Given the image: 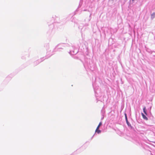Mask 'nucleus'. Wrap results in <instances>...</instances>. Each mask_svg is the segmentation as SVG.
Instances as JSON below:
<instances>
[{
    "mask_svg": "<svg viewBox=\"0 0 155 155\" xmlns=\"http://www.w3.org/2000/svg\"><path fill=\"white\" fill-rule=\"evenodd\" d=\"M125 119H126V120H127V115H126V114H125Z\"/></svg>",
    "mask_w": 155,
    "mask_h": 155,
    "instance_id": "nucleus-6",
    "label": "nucleus"
},
{
    "mask_svg": "<svg viewBox=\"0 0 155 155\" xmlns=\"http://www.w3.org/2000/svg\"><path fill=\"white\" fill-rule=\"evenodd\" d=\"M141 114L142 116V117H143V118L145 119V120H147V117L143 113H141Z\"/></svg>",
    "mask_w": 155,
    "mask_h": 155,
    "instance_id": "nucleus-3",
    "label": "nucleus"
},
{
    "mask_svg": "<svg viewBox=\"0 0 155 155\" xmlns=\"http://www.w3.org/2000/svg\"><path fill=\"white\" fill-rule=\"evenodd\" d=\"M102 125V123L100 122L98 126H101Z\"/></svg>",
    "mask_w": 155,
    "mask_h": 155,
    "instance_id": "nucleus-7",
    "label": "nucleus"
},
{
    "mask_svg": "<svg viewBox=\"0 0 155 155\" xmlns=\"http://www.w3.org/2000/svg\"><path fill=\"white\" fill-rule=\"evenodd\" d=\"M99 127H97L95 131L98 134H99L101 132V130L99 129Z\"/></svg>",
    "mask_w": 155,
    "mask_h": 155,
    "instance_id": "nucleus-1",
    "label": "nucleus"
},
{
    "mask_svg": "<svg viewBox=\"0 0 155 155\" xmlns=\"http://www.w3.org/2000/svg\"><path fill=\"white\" fill-rule=\"evenodd\" d=\"M126 123H127V125H128V126H131L129 122L128 121V120H126Z\"/></svg>",
    "mask_w": 155,
    "mask_h": 155,
    "instance_id": "nucleus-5",
    "label": "nucleus"
},
{
    "mask_svg": "<svg viewBox=\"0 0 155 155\" xmlns=\"http://www.w3.org/2000/svg\"><path fill=\"white\" fill-rule=\"evenodd\" d=\"M155 17V12L153 13L151 15V18L152 19H153Z\"/></svg>",
    "mask_w": 155,
    "mask_h": 155,
    "instance_id": "nucleus-2",
    "label": "nucleus"
},
{
    "mask_svg": "<svg viewBox=\"0 0 155 155\" xmlns=\"http://www.w3.org/2000/svg\"><path fill=\"white\" fill-rule=\"evenodd\" d=\"M143 112H144V114H145L147 115V112L146 111V107H143Z\"/></svg>",
    "mask_w": 155,
    "mask_h": 155,
    "instance_id": "nucleus-4",
    "label": "nucleus"
}]
</instances>
